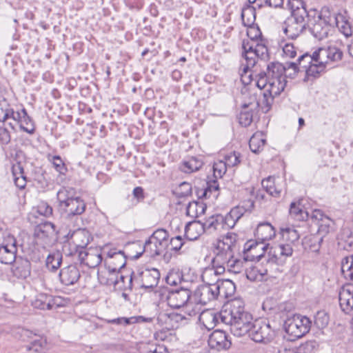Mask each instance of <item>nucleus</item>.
I'll return each instance as SVG.
<instances>
[{
  "label": "nucleus",
  "instance_id": "47",
  "mask_svg": "<svg viewBox=\"0 0 353 353\" xmlns=\"http://www.w3.org/2000/svg\"><path fill=\"white\" fill-rule=\"evenodd\" d=\"M212 268H208L205 269L202 274V279L203 281L207 282L208 278L213 274L215 276L220 275L225 272L226 264H214L212 263Z\"/></svg>",
  "mask_w": 353,
  "mask_h": 353
},
{
  "label": "nucleus",
  "instance_id": "55",
  "mask_svg": "<svg viewBox=\"0 0 353 353\" xmlns=\"http://www.w3.org/2000/svg\"><path fill=\"white\" fill-rule=\"evenodd\" d=\"M23 114V109L19 111H14L13 109L10 108V114H9V119H12L15 123L19 124V126L21 129L29 134H33L34 132V128H32L31 129H29L26 127H24L22 125V114Z\"/></svg>",
  "mask_w": 353,
  "mask_h": 353
},
{
  "label": "nucleus",
  "instance_id": "31",
  "mask_svg": "<svg viewBox=\"0 0 353 353\" xmlns=\"http://www.w3.org/2000/svg\"><path fill=\"white\" fill-rule=\"evenodd\" d=\"M203 165V162L201 159L191 157L181 163L180 170L185 173L190 174L198 171Z\"/></svg>",
  "mask_w": 353,
  "mask_h": 353
},
{
  "label": "nucleus",
  "instance_id": "10",
  "mask_svg": "<svg viewBox=\"0 0 353 353\" xmlns=\"http://www.w3.org/2000/svg\"><path fill=\"white\" fill-rule=\"evenodd\" d=\"M318 59L323 61L326 68H333L334 65L339 62L343 58V52L336 46L328 48H319L316 50Z\"/></svg>",
  "mask_w": 353,
  "mask_h": 353
},
{
  "label": "nucleus",
  "instance_id": "64",
  "mask_svg": "<svg viewBox=\"0 0 353 353\" xmlns=\"http://www.w3.org/2000/svg\"><path fill=\"white\" fill-rule=\"evenodd\" d=\"M227 165L223 161H218L213 165L214 176L216 179L222 178L226 172Z\"/></svg>",
  "mask_w": 353,
  "mask_h": 353
},
{
  "label": "nucleus",
  "instance_id": "20",
  "mask_svg": "<svg viewBox=\"0 0 353 353\" xmlns=\"http://www.w3.org/2000/svg\"><path fill=\"white\" fill-rule=\"evenodd\" d=\"M263 262L261 264H257L254 266L246 268L245 274L246 278L252 282L262 281L264 276L268 273V271L272 266L265 265L263 266Z\"/></svg>",
  "mask_w": 353,
  "mask_h": 353
},
{
  "label": "nucleus",
  "instance_id": "49",
  "mask_svg": "<svg viewBox=\"0 0 353 353\" xmlns=\"http://www.w3.org/2000/svg\"><path fill=\"white\" fill-rule=\"evenodd\" d=\"M282 238L288 243H292L297 241L299 239V234L296 230L293 228H282L281 231Z\"/></svg>",
  "mask_w": 353,
  "mask_h": 353
},
{
  "label": "nucleus",
  "instance_id": "29",
  "mask_svg": "<svg viewBox=\"0 0 353 353\" xmlns=\"http://www.w3.org/2000/svg\"><path fill=\"white\" fill-rule=\"evenodd\" d=\"M12 173L15 185L19 189H24L27 179L24 172V168L21 162H17L12 166Z\"/></svg>",
  "mask_w": 353,
  "mask_h": 353
},
{
  "label": "nucleus",
  "instance_id": "1",
  "mask_svg": "<svg viewBox=\"0 0 353 353\" xmlns=\"http://www.w3.org/2000/svg\"><path fill=\"white\" fill-rule=\"evenodd\" d=\"M223 311L222 322L230 325V330L234 336L241 337L246 335L253 323L252 314L245 310L244 301L240 299L230 300Z\"/></svg>",
  "mask_w": 353,
  "mask_h": 353
},
{
  "label": "nucleus",
  "instance_id": "26",
  "mask_svg": "<svg viewBox=\"0 0 353 353\" xmlns=\"http://www.w3.org/2000/svg\"><path fill=\"white\" fill-rule=\"evenodd\" d=\"M274 227L269 223H259L256 229L255 236L257 241L263 242L272 239L275 236Z\"/></svg>",
  "mask_w": 353,
  "mask_h": 353
},
{
  "label": "nucleus",
  "instance_id": "44",
  "mask_svg": "<svg viewBox=\"0 0 353 353\" xmlns=\"http://www.w3.org/2000/svg\"><path fill=\"white\" fill-rule=\"evenodd\" d=\"M206 205L197 201H192L189 203L186 208V214L191 217H197L205 213Z\"/></svg>",
  "mask_w": 353,
  "mask_h": 353
},
{
  "label": "nucleus",
  "instance_id": "46",
  "mask_svg": "<svg viewBox=\"0 0 353 353\" xmlns=\"http://www.w3.org/2000/svg\"><path fill=\"white\" fill-rule=\"evenodd\" d=\"M341 272L346 279L353 281V255L343 259Z\"/></svg>",
  "mask_w": 353,
  "mask_h": 353
},
{
  "label": "nucleus",
  "instance_id": "35",
  "mask_svg": "<svg viewBox=\"0 0 353 353\" xmlns=\"http://www.w3.org/2000/svg\"><path fill=\"white\" fill-rule=\"evenodd\" d=\"M290 214L294 219L298 221H304L310 218L311 212L303 209L301 202L292 203L290 208Z\"/></svg>",
  "mask_w": 353,
  "mask_h": 353
},
{
  "label": "nucleus",
  "instance_id": "22",
  "mask_svg": "<svg viewBox=\"0 0 353 353\" xmlns=\"http://www.w3.org/2000/svg\"><path fill=\"white\" fill-rule=\"evenodd\" d=\"M59 297H52L46 294H39L32 302L35 308L40 310H52L59 306Z\"/></svg>",
  "mask_w": 353,
  "mask_h": 353
},
{
  "label": "nucleus",
  "instance_id": "13",
  "mask_svg": "<svg viewBox=\"0 0 353 353\" xmlns=\"http://www.w3.org/2000/svg\"><path fill=\"white\" fill-rule=\"evenodd\" d=\"M17 252L15 238L13 236H8L0 244V262L4 264H12L16 260Z\"/></svg>",
  "mask_w": 353,
  "mask_h": 353
},
{
  "label": "nucleus",
  "instance_id": "54",
  "mask_svg": "<svg viewBox=\"0 0 353 353\" xmlns=\"http://www.w3.org/2000/svg\"><path fill=\"white\" fill-rule=\"evenodd\" d=\"M315 54L316 50L312 53V54L305 53L299 56L297 59V62H296L298 64L299 69H303L306 72V69L309 67V65L312 63L316 57H317Z\"/></svg>",
  "mask_w": 353,
  "mask_h": 353
},
{
  "label": "nucleus",
  "instance_id": "7",
  "mask_svg": "<svg viewBox=\"0 0 353 353\" xmlns=\"http://www.w3.org/2000/svg\"><path fill=\"white\" fill-rule=\"evenodd\" d=\"M251 327L246 335L253 341L267 343L272 339L274 331L269 323L262 321H254Z\"/></svg>",
  "mask_w": 353,
  "mask_h": 353
},
{
  "label": "nucleus",
  "instance_id": "62",
  "mask_svg": "<svg viewBox=\"0 0 353 353\" xmlns=\"http://www.w3.org/2000/svg\"><path fill=\"white\" fill-rule=\"evenodd\" d=\"M50 161L52 163L54 169L61 174H65L68 171L67 167L59 156L52 157Z\"/></svg>",
  "mask_w": 353,
  "mask_h": 353
},
{
  "label": "nucleus",
  "instance_id": "60",
  "mask_svg": "<svg viewBox=\"0 0 353 353\" xmlns=\"http://www.w3.org/2000/svg\"><path fill=\"white\" fill-rule=\"evenodd\" d=\"M329 323V316L324 311H319L314 316V324L319 328L322 329L327 325Z\"/></svg>",
  "mask_w": 353,
  "mask_h": 353
},
{
  "label": "nucleus",
  "instance_id": "58",
  "mask_svg": "<svg viewBox=\"0 0 353 353\" xmlns=\"http://www.w3.org/2000/svg\"><path fill=\"white\" fill-rule=\"evenodd\" d=\"M244 260L234 259V256L229 261L227 264L228 270L234 274H238L242 272L243 269Z\"/></svg>",
  "mask_w": 353,
  "mask_h": 353
},
{
  "label": "nucleus",
  "instance_id": "63",
  "mask_svg": "<svg viewBox=\"0 0 353 353\" xmlns=\"http://www.w3.org/2000/svg\"><path fill=\"white\" fill-rule=\"evenodd\" d=\"M269 78L265 72H260L256 75L254 79V85L260 90L268 88Z\"/></svg>",
  "mask_w": 353,
  "mask_h": 353
},
{
  "label": "nucleus",
  "instance_id": "28",
  "mask_svg": "<svg viewBox=\"0 0 353 353\" xmlns=\"http://www.w3.org/2000/svg\"><path fill=\"white\" fill-rule=\"evenodd\" d=\"M243 56L245 58V63H243L241 66H243V70H246L247 69H251L255 65L258 57L256 52L253 50V45L249 42L245 43L243 41Z\"/></svg>",
  "mask_w": 353,
  "mask_h": 353
},
{
  "label": "nucleus",
  "instance_id": "34",
  "mask_svg": "<svg viewBox=\"0 0 353 353\" xmlns=\"http://www.w3.org/2000/svg\"><path fill=\"white\" fill-rule=\"evenodd\" d=\"M165 249V246L158 243L150 236V238L145 241L143 246V251L148 253L150 256H155L160 255L163 250Z\"/></svg>",
  "mask_w": 353,
  "mask_h": 353
},
{
  "label": "nucleus",
  "instance_id": "42",
  "mask_svg": "<svg viewBox=\"0 0 353 353\" xmlns=\"http://www.w3.org/2000/svg\"><path fill=\"white\" fill-rule=\"evenodd\" d=\"M286 84L285 79H269L268 88L266 91L272 95L279 96L284 90Z\"/></svg>",
  "mask_w": 353,
  "mask_h": 353
},
{
  "label": "nucleus",
  "instance_id": "21",
  "mask_svg": "<svg viewBox=\"0 0 353 353\" xmlns=\"http://www.w3.org/2000/svg\"><path fill=\"white\" fill-rule=\"evenodd\" d=\"M59 278L63 284L73 285L79 279L80 272L75 265H70L61 270Z\"/></svg>",
  "mask_w": 353,
  "mask_h": 353
},
{
  "label": "nucleus",
  "instance_id": "57",
  "mask_svg": "<svg viewBox=\"0 0 353 353\" xmlns=\"http://www.w3.org/2000/svg\"><path fill=\"white\" fill-rule=\"evenodd\" d=\"M285 71L284 75L285 76V79H294L299 72L300 71L299 67L296 62H286L283 64Z\"/></svg>",
  "mask_w": 353,
  "mask_h": 353
},
{
  "label": "nucleus",
  "instance_id": "53",
  "mask_svg": "<svg viewBox=\"0 0 353 353\" xmlns=\"http://www.w3.org/2000/svg\"><path fill=\"white\" fill-rule=\"evenodd\" d=\"M339 18L341 20L336 17L334 25L337 26L339 30L346 37L351 36L352 34V29L350 23L347 20H344L342 16H340Z\"/></svg>",
  "mask_w": 353,
  "mask_h": 353
},
{
  "label": "nucleus",
  "instance_id": "30",
  "mask_svg": "<svg viewBox=\"0 0 353 353\" xmlns=\"http://www.w3.org/2000/svg\"><path fill=\"white\" fill-rule=\"evenodd\" d=\"M323 236L311 234L305 236L303 240V245L305 250L318 252L323 241Z\"/></svg>",
  "mask_w": 353,
  "mask_h": 353
},
{
  "label": "nucleus",
  "instance_id": "52",
  "mask_svg": "<svg viewBox=\"0 0 353 353\" xmlns=\"http://www.w3.org/2000/svg\"><path fill=\"white\" fill-rule=\"evenodd\" d=\"M319 347V343L316 340H308L296 347L298 353H315Z\"/></svg>",
  "mask_w": 353,
  "mask_h": 353
},
{
  "label": "nucleus",
  "instance_id": "39",
  "mask_svg": "<svg viewBox=\"0 0 353 353\" xmlns=\"http://www.w3.org/2000/svg\"><path fill=\"white\" fill-rule=\"evenodd\" d=\"M341 231L338 237L339 246L343 250H350L353 248V236L349 228H343Z\"/></svg>",
  "mask_w": 353,
  "mask_h": 353
},
{
  "label": "nucleus",
  "instance_id": "43",
  "mask_svg": "<svg viewBox=\"0 0 353 353\" xmlns=\"http://www.w3.org/2000/svg\"><path fill=\"white\" fill-rule=\"evenodd\" d=\"M61 263L62 254L61 252L57 251L48 254L46 264L49 270L55 272L60 268Z\"/></svg>",
  "mask_w": 353,
  "mask_h": 353
},
{
  "label": "nucleus",
  "instance_id": "9",
  "mask_svg": "<svg viewBox=\"0 0 353 353\" xmlns=\"http://www.w3.org/2000/svg\"><path fill=\"white\" fill-rule=\"evenodd\" d=\"M201 285L197 287L192 295L193 305L198 307V305H205L207 303L217 299L216 288L214 283Z\"/></svg>",
  "mask_w": 353,
  "mask_h": 353
},
{
  "label": "nucleus",
  "instance_id": "12",
  "mask_svg": "<svg viewBox=\"0 0 353 353\" xmlns=\"http://www.w3.org/2000/svg\"><path fill=\"white\" fill-rule=\"evenodd\" d=\"M292 246L290 243L279 244L272 248L268 253L267 265L272 266L274 264H279L283 262L286 257L292 256Z\"/></svg>",
  "mask_w": 353,
  "mask_h": 353
},
{
  "label": "nucleus",
  "instance_id": "41",
  "mask_svg": "<svg viewBox=\"0 0 353 353\" xmlns=\"http://www.w3.org/2000/svg\"><path fill=\"white\" fill-rule=\"evenodd\" d=\"M261 185L263 188L270 196L274 197H279L281 193V189L276 186L275 178L269 176L262 181Z\"/></svg>",
  "mask_w": 353,
  "mask_h": 353
},
{
  "label": "nucleus",
  "instance_id": "4",
  "mask_svg": "<svg viewBox=\"0 0 353 353\" xmlns=\"http://www.w3.org/2000/svg\"><path fill=\"white\" fill-rule=\"evenodd\" d=\"M311 325L312 321L307 316L294 314L285 321L284 330L290 336L289 340L294 341L308 333Z\"/></svg>",
  "mask_w": 353,
  "mask_h": 353
},
{
  "label": "nucleus",
  "instance_id": "15",
  "mask_svg": "<svg viewBox=\"0 0 353 353\" xmlns=\"http://www.w3.org/2000/svg\"><path fill=\"white\" fill-rule=\"evenodd\" d=\"M310 219L318 226V235L323 236L329 232L333 221L325 215L321 210H312Z\"/></svg>",
  "mask_w": 353,
  "mask_h": 353
},
{
  "label": "nucleus",
  "instance_id": "8",
  "mask_svg": "<svg viewBox=\"0 0 353 353\" xmlns=\"http://www.w3.org/2000/svg\"><path fill=\"white\" fill-rule=\"evenodd\" d=\"M268 248V244L258 241L250 240L248 241L243 247V260L245 261H259L262 259L267 263L268 256H265V250Z\"/></svg>",
  "mask_w": 353,
  "mask_h": 353
},
{
  "label": "nucleus",
  "instance_id": "50",
  "mask_svg": "<svg viewBox=\"0 0 353 353\" xmlns=\"http://www.w3.org/2000/svg\"><path fill=\"white\" fill-rule=\"evenodd\" d=\"M133 278L130 276L120 275L114 282V285L118 288L126 291L132 288Z\"/></svg>",
  "mask_w": 353,
  "mask_h": 353
},
{
  "label": "nucleus",
  "instance_id": "6",
  "mask_svg": "<svg viewBox=\"0 0 353 353\" xmlns=\"http://www.w3.org/2000/svg\"><path fill=\"white\" fill-rule=\"evenodd\" d=\"M235 234H228L222 241L218 243L215 256L212 260V263L228 264L233 257L232 246L236 241Z\"/></svg>",
  "mask_w": 353,
  "mask_h": 353
},
{
  "label": "nucleus",
  "instance_id": "3",
  "mask_svg": "<svg viewBox=\"0 0 353 353\" xmlns=\"http://www.w3.org/2000/svg\"><path fill=\"white\" fill-rule=\"evenodd\" d=\"M166 300L170 307L180 308L185 307V312L190 316L199 314L200 308L193 305L192 292L187 288L170 291Z\"/></svg>",
  "mask_w": 353,
  "mask_h": 353
},
{
  "label": "nucleus",
  "instance_id": "5",
  "mask_svg": "<svg viewBox=\"0 0 353 353\" xmlns=\"http://www.w3.org/2000/svg\"><path fill=\"white\" fill-rule=\"evenodd\" d=\"M307 17L305 16V12L301 10L286 19L283 30L288 39H295L303 32L307 25L305 18Z\"/></svg>",
  "mask_w": 353,
  "mask_h": 353
},
{
  "label": "nucleus",
  "instance_id": "61",
  "mask_svg": "<svg viewBox=\"0 0 353 353\" xmlns=\"http://www.w3.org/2000/svg\"><path fill=\"white\" fill-rule=\"evenodd\" d=\"M288 5L291 10V14L298 12V11L303 10L305 12V16H309L302 0H288Z\"/></svg>",
  "mask_w": 353,
  "mask_h": 353
},
{
  "label": "nucleus",
  "instance_id": "18",
  "mask_svg": "<svg viewBox=\"0 0 353 353\" xmlns=\"http://www.w3.org/2000/svg\"><path fill=\"white\" fill-rule=\"evenodd\" d=\"M209 345L217 350H227L231 346L228 334L221 330H215L210 336Z\"/></svg>",
  "mask_w": 353,
  "mask_h": 353
},
{
  "label": "nucleus",
  "instance_id": "27",
  "mask_svg": "<svg viewBox=\"0 0 353 353\" xmlns=\"http://www.w3.org/2000/svg\"><path fill=\"white\" fill-rule=\"evenodd\" d=\"M215 288H216L217 296L223 298H228L234 294L236 290L234 283L229 280L219 281L214 283Z\"/></svg>",
  "mask_w": 353,
  "mask_h": 353
},
{
  "label": "nucleus",
  "instance_id": "37",
  "mask_svg": "<svg viewBox=\"0 0 353 353\" xmlns=\"http://www.w3.org/2000/svg\"><path fill=\"white\" fill-rule=\"evenodd\" d=\"M326 65L322 61L319 60L318 57L314 60L313 63L309 65L306 69V77L317 78L322 72H324L326 69Z\"/></svg>",
  "mask_w": 353,
  "mask_h": 353
},
{
  "label": "nucleus",
  "instance_id": "45",
  "mask_svg": "<svg viewBox=\"0 0 353 353\" xmlns=\"http://www.w3.org/2000/svg\"><path fill=\"white\" fill-rule=\"evenodd\" d=\"M54 231V225L52 223L46 222L37 227L35 235L38 238L48 239L53 235Z\"/></svg>",
  "mask_w": 353,
  "mask_h": 353
},
{
  "label": "nucleus",
  "instance_id": "48",
  "mask_svg": "<svg viewBox=\"0 0 353 353\" xmlns=\"http://www.w3.org/2000/svg\"><path fill=\"white\" fill-rule=\"evenodd\" d=\"M255 9L254 7H248L242 10L241 20L244 26L248 27L254 25Z\"/></svg>",
  "mask_w": 353,
  "mask_h": 353
},
{
  "label": "nucleus",
  "instance_id": "32",
  "mask_svg": "<svg viewBox=\"0 0 353 353\" xmlns=\"http://www.w3.org/2000/svg\"><path fill=\"white\" fill-rule=\"evenodd\" d=\"M285 69L283 64L279 62H271L267 66L266 74L269 79H285Z\"/></svg>",
  "mask_w": 353,
  "mask_h": 353
},
{
  "label": "nucleus",
  "instance_id": "51",
  "mask_svg": "<svg viewBox=\"0 0 353 353\" xmlns=\"http://www.w3.org/2000/svg\"><path fill=\"white\" fill-rule=\"evenodd\" d=\"M219 190V185L216 179H214L207 182V187L204 189L202 196L205 198H210L213 196L216 198L218 196V191Z\"/></svg>",
  "mask_w": 353,
  "mask_h": 353
},
{
  "label": "nucleus",
  "instance_id": "59",
  "mask_svg": "<svg viewBox=\"0 0 353 353\" xmlns=\"http://www.w3.org/2000/svg\"><path fill=\"white\" fill-rule=\"evenodd\" d=\"M150 237L158 243L164 245V246H167L169 234L165 230L158 229L153 232Z\"/></svg>",
  "mask_w": 353,
  "mask_h": 353
},
{
  "label": "nucleus",
  "instance_id": "40",
  "mask_svg": "<svg viewBox=\"0 0 353 353\" xmlns=\"http://www.w3.org/2000/svg\"><path fill=\"white\" fill-rule=\"evenodd\" d=\"M74 195L75 190L73 188L62 187L57 194L59 208L61 209L64 207L65 204L75 196Z\"/></svg>",
  "mask_w": 353,
  "mask_h": 353
},
{
  "label": "nucleus",
  "instance_id": "16",
  "mask_svg": "<svg viewBox=\"0 0 353 353\" xmlns=\"http://www.w3.org/2000/svg\"><path fill=\"white\" fill-rule=\"evenodd\" d=\"M67 238L72 241L76 248V252L79 250H85V248L89 243L91 235L88 230L85 228H79L74 231H70L67 234Z\"/></svg>",
  "mask_w": 353,
  "mask_h": 353
},
{
  "label": "nucleus",
  "instance_id": "2",
  "mask_svg": "<svg viewBox=\"0 0 353 353\" xmlns=\"http://www.w3.org/2000/svg\"><path fill=\"white\" fill-rule=\"evenodd\" d=\"M335 22V14H332L327 8H323L312 19H309L307 26L311 34L318 40H322L327 37Z\"/></svg>",
  "mask_w": 353,
  "mask_h": 353
},
{
  "label": "nucleus",
  "instance_id": "36",
  "mask_svg": "<svg viewBox=\"0 0 353 353\" xmlns=\"http://www.w3.org/2000/svg\"><path fill=\"white\" fill-rule=\"evenodd\" d=\"M265 143L266 139L263 134L261 132H257L250 139L249 146L252 152L257 154L263 150Z\"/></svg>",
  "mask_w": 353,
  "mask_h": 353
},
{
  "label": "nucleus",
  "instance_id": "38",
  "mask_svg": "<svg viewBox=\"0 0 353 353\" xmlns=\"http://www.w3.org/2000/svg\"><path fill=\"white\" fill-rule=\"evenodd\" d=\"M35 339H32L26 346L28 353H44L46 346V341L38 336L34 335Z\"/></svg>",
  "mask_w": 353,
  "mask_h": 353
},
{
  "label": "nucleus",
  "instance_id": "11",
  "mask_svg": "<svg viewBox=\"0 0 353 353\" xmlns=\"http://www.w3.org/2000/svg\"><path fill=\"white\" fill-rule=\"evenodd\" d=\"M79 261L82 266L89 268H97L102 261L101 250L99 248H89L84 250H79Z\"/></svg>",
  "mask_w": 353,
  "mask_h": 353
},
{
  "label": "nucleus",
  "instance_id": "25",
  "mask_svg": "<svg viewBox=\"0 0 353 353\" xmlns=\"http://www.w3.org/2000/svg\"><path fill=\"white\" fill-rule=\"evenodd\" d=\"M12 267V272L19 279H26L30 274L31 265L28 260L22 258L15 260Z\"/></svg>",
  "mask_w": 353,
  "mask_h": 353
},
{
  "label": "nucleus",
  "instance_id": "23",
  "mask_svg": "<svg viewBox=\"0 0 353 353\" xmlns=\"http://www.w3.org/2000/svg\"><path fill=\"white\" fill-rule=\"evenodd\" d=\"M61 210L64 211L69 216L80 215L85 210V203L79 196H74L68 203L65 204Z\"/></svg>",
  "mask_w": 353,
  "mask_h": 353
},
{
  "label": "nucleus",
  "instance_id": "17",
  "mask_svg": "<svg viewBox=\"0 0 353 353\" xmlns=\"http://www.w3.org/2000/svg\"><path fill=\"white\" fill-rule=\"evenodd\" d=\"M339 304L343 312L349 314L353 310V285L347 284L340 290Z\"/></svg>",
  "mask_w": 353,
  "mask_h": 353
},
{
  "label": "nucleus",
  "instance_id": "14",
  "mask_svg": "<svg viewBox=\"0 0 353 353\" xmlns=\"http://www.w3.org/2000/svg\"><path fill=\"white\" fill-rule=\"evenodd\" d=\"M160 272L156 268H146L134 277V281L141 288L150 289L158 285Z\"/></svg>",
  "mask_w": 353,
  "mask_h": 353
},
{
  "label": "nucleus",
  "instance_id": "56",
  "mask_svg": "<svg viewBox=\"0 0 353 353\" xmlns=\"http://www.w3.org/2000/svg\"><path fill=\"white\" fill-rule=\"evenodd\" d=\"M276 97V95H272L268 91H265L263 94V98L260 101V102H257V105H261V108L265 112H267L270 110L272 107V105L274 101V98Z\"/></svg>",
  "mask_w": 353,
  "mask_h": 353
},
{
  "label": "nucleus",
  "instance_id": "19",
  "mask_svg": "<svg viewBox=\"0 0 353 353\" xmlns=\"http://www.w3.org/2000/svg\"><path fill=\"white\" fill-rule=\"evenodd\" d=\"M223 312L219 314L210 310L199 312V321L208 330H211L215 327L219 319L222 321Z\"/></svg>",
  "mask_w": 353,
  "mask_h": 353
},
{
  "label": "nucleus",
  "instance_id": "33",
  "mask_svg": "<svg viewBox=\"0 0 353 353\" xmlns=\"http://www.w3.org/2000/svg\"><path fill=\"white\" fill-rule=\"evenodd\" d=\"M205 232L212 233L223 228V216L216 214L209 217L204 223Z\"/></svg>",
  "mask_w": 353,
  "mask_h": 353
},
{
  "label": "nucleus",
  "instance_id": "24",
  "mask_svg": "<svg viewBox=\"0 0 353 353\" xmlns=\"http://www.w3.org/2000/svg\"><path fill=\"white\" fill-rule=\"evenodd\" d=\"M205 232L203 223L199 221H190L185 228V237L190 241L196 240Z\"/></svg>",
  "mask_w": 353,
  "mask_h": 353
}]
</instances>
